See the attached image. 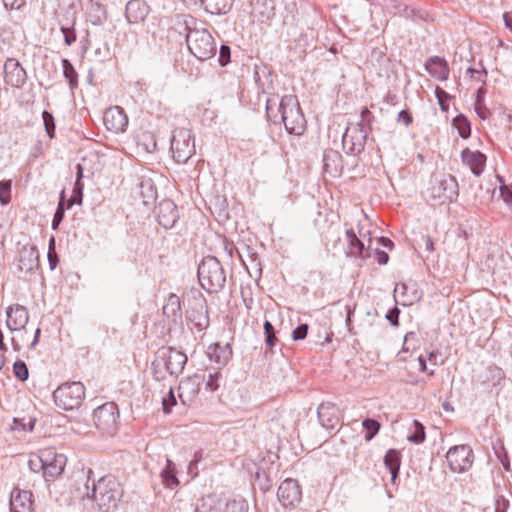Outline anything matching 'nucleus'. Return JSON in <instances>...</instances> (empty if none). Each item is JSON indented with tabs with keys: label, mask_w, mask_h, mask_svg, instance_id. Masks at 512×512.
<instances>
[{
	"label": "nucleus",
	"mask_w": 512,
	"mask_h": 512,
	"mask_svg": "<svg viewBox=\"0 0 512 512\" xmlns=\"http://www.w3.org/2000/svg\"><path fill=\"white\" fill-rule=\"evenodd\" d=\"M176 23L181 28L180 34H185L189 52L198 60L206 61L217 53V43L207 23L190 14L176 16Z\"/></svg>",
	"instance_id": "f257e3e1"
},
{
	"label": "nucleus",
	"mask_w": 512,
	"mask_h": 512,
	"mask_svg": "<svg viewBox=\"0 0 512 512\" xmlns=\"http://www.w3.org/2000/svg\"><path fill=\"white\" fill-rule=\"evenodd\" d=\"M122 496L120 483L114 476L101 477L93 484L91 499L102 512H114Z\"/></svg>",
	"instance_id": "f03ea898"
},
{
	"label": "nucleus",
	"mask_w": 512,
	"mask_h": 512,
	"mask_svg": "<svg viewBox=\"0 0 512 512\" xmlns=\"http://www.w3.org/2000/svg\"><path fill=\"white\" fill-rule=\"evenodd\" d=\"M201 287L208 293L221 291L226 283V272L220 261L214 256L202 259L197 270Z\"/></svg>",
	"instance_id": "7ed1b4c3"
},
{
	"label": "nucleus",
	"mask_w": 512,
	"mask_h": 512,
	"mask_svg": "<svg viewBox=\"0 0 512 512\" xmlns=\"http://www.w3.org/2000/svg\"><path fill=\"white\" fill-rule=\"evenodd\" d=\"M280 119L289 134L300 136L306 129V119L295 95H285L278 106Z\"/></svg>",
	"instance_id": "20e7f679"
},
{
	"label": "nucleus",
	"mask_w": 512,
	"mask_h": 512,
	"mask_svg": "<svg viewBox=\"0 0 512 512\" xmlns=\"http://www.w3.org/2000/svg\"><path fill=\"white\" fill-rule=\"evenodd\" d=\"M187 363V356L185 353L174 348H162L158 350L154 361L152 362V369L156 379H163L165 376L162 373L164 368L170 375L178 376L182 373L185 364Z\"/></svg>",
	"instance_id": "39448f33"
},
{
	"label": "nucleus",
	"mask_w": 512,
	"mask_h": 512,
	"mask_svg": "<svg viewBox=\"0 0 512 512\" xmlns=\"http://www.w3.org/2000/svg\"><path fill=\"white\" fill-rule=\"evenodd\" d=\"M186 319L193 327L202 332L209 327L210 319L208 315L207 301L199 291H192L187 300Z\"/></svg>",
	"instance_id": "423d86ee"
},
{
	"label": "nucleus",
	"mask_w": 512,
	"mask_h": 512,
	"mask_svg": "<svg viewBox=\"0 0 512 512\" xmlns=\"http://www.w3.org/2000/svg\"><path fill=\"white\" fill-rule=\"evenodd\" d=\"M55 404L63 410H74L81 406L85 398V387L81 382L61 384L54 392Z\"/></svg>",
	"instance_id": "0eeeda50"
},
{
	"label": "nucleus",
	"mask_w": 512,
	"mask_h": 512,
	"mask_svg": "<svg viewBox=\"0 0 512 512\" xmlns=\"http://www.w3.org/2000/svg\"><path fill=\"white\" fill-rule=\"evenodd\" d=\"M171 151L177 163L185 164L195 154V139L192 131L187 128H177L173 131Z\"/></svg>",
	"instance_id": "6e6552de"
},
{
	"label": "nucleus",
	"mask_w": 512,
	"mask_h": 512,
	"mask_svg": "<svg viewBox=\"0 0 512 512\" xmlns=\"http://www.w3.org/2000/svg\"><path fill=\"white\" fill-rule=\"evenodd\" d=\"M429 191L432 198L450 202L459 194L458 183L450 174L434 175L430 181Z\"/></svg>",
	"instance_id": "1a4fd4ad"
},
{
	"label": "nucleus",
	"mask_w": 512,
	"mask_h": 512,
	"mask_svg": "<svg viewBox=\"0 0 512 512\" xmlns=\"http://www.w3.org/2000/svg\"><path fill=\"white\" fill-rule=\"evenodd\" d=\"M367 140V129L364 124L357 123L346 129L342 137L343 149L347 154L358 155L365 147Z\"/></svg>",
	"instance_id": "9d476101"
},
{
	"label": "nucleus",
	"mask_w": 512,
	"mask_h": 512,
	"mask_svg": "<svg viewBox=\"0 0 512 512\" xmlns=\"http://www.w3.org/2000/svg\"><path fill=\"white\" fill-rule=\"evenodd\" d=\"M446 459L453 472L462 473L472 466L473 450L466 444L457 445L448 450Z\"/></svg>",
	"instance_id": "9b49d317"
},
{
	"label": "nucleus",
	"mask_w": 512,
	"mask_h": 512,
	"mask_svg": "<svg viewBox=\"0 0 512 512\" xmlns=\"http://www.w3.org/2000/svg\"><path fill=\"white\" fill-rule=\"evenodd\" d=\"M118 417V409L113 402L105 403L96 408L93 412V421L96 427L107 433L116 430Z\"/></svg>",
	"instance_id": "f8f14e48"
},
{
	"label": "nucleus",
	"mask_w": 512,
	"mask_h": 512,
	"mask_svg": "<svg viewBox=\"0 0 512 512\" xmlns=\"http://www.w3.org/2000/svg\"><path fill=\"white\" fill-rule=\"evenodd\" d=\"M40 268L39 252L35 245L25 244L18 252L17 270L26 275L34 274Z\"/></svg>",
	"instance_id": "ddd939ff"
},
{
	"label": "nucleus",
	"mask_w": 512,
	"mask_h": 512,
	"mask_svg": "<svg viewBox=\"0 0 512 512\" xmlns=\"http://www.w3.org/2000/svg\"><path fill=\"white\" fill-rule=\"evenodd\" d=\"M65 455L57 453L54 449L44 450V479L49 481L62 474L66 466Z\"/></svg>",
	"instance_id": "4468645a"
},
{
	"label": "nucleus",
	"mask_w": 512,
	"mask_h": 512,
	"mask_svg": "<svg viewBox=\"0 0 512 512\" xmlns=\"http://www.w3.org/2000/svg\"><path fill=\"white\" fill-rule=\"evenodd\" d=\"M277 496L284 507H292L300 502L302 491L296 480L288 478L280 484Z\"/></svg>",
	"instance_id": "2eb2a0df"
},
{
	"label": "nucleus",
	"mask_w": 512,
	"mask_h": 512,
	"mask_svg": "<svg viewBox=\"0 0 512 512\" xmlns=\"http://www.w3.org/2000/svg\"><path fill=\"white\" fill-rule=\"evenodd\" d=\"M27 80L25 69L18 60L8 58L4 63V81L13 88L22 87Z\"/></svg>",
	"instance_id": "dca6fc26"
},
{
	"label": "nucleus",
	"mask_w": 512,
	"mask_h": 512,
	"mask_svg": "<svg viewBox=\"0 0 512 512\" xmlns=\"http://www.w3.org/2000/svg\"><path fill=\"white\" fill-rule=\"evenodd\" d=\"M158 223L165 229H171L179 219L176 204L169 199L162 200L155 208Z\"/></svg>",
	"instance_id": "f3484780"
},
{
	"label": "nucleus",
	"mask_w": 512,
	"mask_h": 512,
	"mask_svg": "<svg viewBox=\"0 0 512 512\" xmlns=\"http://www.w3.org/2000/svg\"><path fill=\"white\" fill-rule=\"evenodd\" d=\"M103 122L107 130L114 133H120L126 130L128 117L121 107L114 106L105 111Z\"/></svg>",
	"instance_id": "a211bd4d"
},
{
	"label": "nucleus",
	"mask_w": 512,
	"mask_h": 512,
	"mask_svg": "<svg viewBox=\"0 0 512 512\" xmlns=\"http://www.w3.org/2000/svg\"><path fill=\"white\" fill-rule=\"evenodd\" d=\"M317 414L320 424L326 429H334L340 423V409L334 403L320 404Z\"/></svg>",
	"instance_id": "6ab92c4d"
},
{
	"label": "nucleus",
	"mask_w": 512,
	"mask_h": 512,
	"mask_svg": "<svg viewBox=\"0 0 512 512\" xmlns=\"http://www.w3.org/2000/svg\"><path fill=\"white\" fill-rule=\"evenodd\" d=\"M6 325L10 331H20L24 329L29 321V313L26 307L15 305L7 309Z\"/></svg>",
	"instance_id": "aec40b11"
},
{
	"label": "nucleus",
	"mask_w": 512,
	"mask_h": 512,
	"mask_svg": "<svg viewBox=\"0 0 512 512\" xmlns=\"http://www.w3.org/2000/svg\"><path fill=\"white\" fill-rule=\"evenodd\" d=\"M149 6L143 0H130L125 7V17L130 24L143 22L149 14Z\"/></svg>",
	"instance_id": "412c9836"
},
{
	"label": "nucleus",
	"mask_w": 512,
	"mask_h": 512,
	"mask_svg": "<svg viewBox=\"0 0 512 512\" xmlns=\"http://www.w3.org/2000/svg\"><path fill=\"white\" fill-rule=\"evenodd\" d=\"M31 498L30 491L14 489L10 497L11 512H32Z\"/></svg>",
	"instance_id": "4be33fe9"
},
{
	"label": "nucleus",
	"mask_w": 512,
	"mask_h": 512,
	"mask_svg": "<svg viewBox=\"0 0 512 512\" xmlns=\"http://www.w3.org/2000/svg\"><path fill=\"white\" fill-rule=\"evenodd\" d=\"M323 170L332 177H339L343 170L342 156L333 149H327L323 153Z\"/></svg>",
	"instance_id": "5701e85b"
},
{
	"label": "nucleus",
	"mask_w": 512,
	"mask_h": 512,
	"mask_svg": "<svg viewBox=\"0 0 512 512\" xmlns=\"http://www.w3.org/2000/svg\"><path fill=\"white\" fill-rule=\"evenodd\" d=\"M462 161L469 166L475 176H480L484 170L486 156L480 151H471L468 148L461 153Z\"/></svg>",
	"instance_id": "b1692460"
},
{
	"label": "nucleus",
	"mask_w": 512,
	"mask_h": 512,
	"mask_svg": "<svg viewBox=\"0 0 512 512\" xmlns=\"http://www.w3.org/2000/svg\"><path fill=\"white\" fill-rule=\"evenodd\" d=\"M207 356L209 360L217 366H225L232 356V350L229 344L220 345L213 343L207 348Z\"/></svg>",
	"instance_id": "393cba45"
},
{
	"label": "nucleus",
	"mask_w": 512,
	"mask_h": 512,
	"mask_svg": "<svg viewBox=\"0 0 512 512\" xmlns=\"http://www.w3.org/2000/svg\"><path fill=\"white\" fill-rule=\"evenodd\" d=\"M425 68L427 72L435 79L444 81L448 78L449 68L445 59L434 56L431 57L426 63Z\"/></svg>",
	"instance_id": "a878e982"
},
{
	"label": "nucleus",
	"mask_w": 512,
	"mask_h": 512,
	"mask_svg": "<svg viewBox=\"0 0 512 512\" xmlns=\"http://www.w3.org/2000/svg\"><path fill=\"white\" fill-rule=\"evenodd\" d=\"M346 239L348 242V254L355 257H369V247L366 249L364 243L356 236L353 229L346 231Z\"/></svg>",
	"instance_id": "bb28decb"
},
{
	"label": "nucleus",
	"mask_w": 512,
	"mask_h": 512,
	"mask_svg": "<svg viewBox=\"0 0 512 512\" xmlns=\"http://www.w3.org/2000/svg\"><path fill=\"white\" fill-rule=\"evenodd\" d=\"M384 465L391 474V482L394 484L399 476L401 466V454L396 449H389L384 456Z\"/></svg>",
	"instance_id": "cd10ccee"
},
{
	"label": "nucleus",
	"mask_w": 512,
	"mask_h": 512,
	"mask_svg": "<svg viewBox=\"0 0 512 512\" xmlns=\"http://www.w3.org/2000/svg\"><path fill=\"white\" fill-rule=\"evenodd\" d=\"M163 314L173 321L181 319V300L178 295L174 293L169 294L163 306Z\"/></svg>",
	"instance_id": "c85d7f7f"
},
{
	"label": "nucleus",
	"mask_w": 512,
	"mask_h": 512,
	"mask_svg": "<svg viewBox=\"0 0 512 512\" xmlns=\"http://www.w3.org/2000/svg\"><path fill=\"white\" fill-rule=\"evenodd\" d=\"M234 0H201L205 11L210 14L220 15L230 11Z\"/></svg>",
	"instance_id": "c756f323"
},
{
	"label": "nucleus",
	"mask_w": 512,
	"mask_h": 512,
	"mask_svg": "<svg viewBox=\"0 0 512 512\" xmlns=\"http://www.w3.org/2000/svg\"><path fill=\"white\" fill-rule=\"evenodd\" d=\"M161 478L164 485L170 489L179 485V480L176 476V466L169 458L166 459V465L161 471Z\"/></svg>",
	"instance_id": "7c9ffc66"
},
{
	"label": "nucleus",
	"mask_w": 512,
	"mask_h": 512,
	"mask_svg": "<svg viewBox=\"0 0 512 512\" xmlns=\"http://www.w3.org/2000/svg\"><path fill=\"white\" fill-rule=\"evenodd\" d=\"M87 19L93 25L103 24L107 20L106 8L101 5L100 2L91 3L87 13Z\"/></svg>",
	"instance_id": "2f4dec72"
},
{
	"label": "nucleus",
	"mask_w": 512,
	"mask_h": 512,
	"mask_svg": "<svg viewBox=\"0 0 512 512\" xmlns=\"http://www.w3.org/2000/svg\"><path fill=\"white\" fill-rule=\"evenodd\" d=\"M140 189L144 204L148 205L156 199L157 190L150 179L142 180Z\"/></svg>",
	"instance_id": "473e14b6"
},
{
	"label": "nucleus",
	"mask_w": 512,
	"mask_h": 512,
	"mask_svg": "<svg viewBox=\"0 0 512 512\" xmlns=\"http://www.w3.org/2000/svg\"><path fill=\"white\" fill-rule=\"evenodd\" d=\"M64 77L67 79L70 88L73 90L78 85V74L72 63L64 58L61 61Z\"/></svg>",
	"instance_id": "72a5a7b5"
},
{
	"label": "nucleus",
	"mask_w": 512,
	"mask_h": 512,
	"mask_svg": "<svg viewBox=\"0 0 512 512\" xmlns=\"http://www.w3.org/2000/svg\"><path fill=\"white\" fill-rule=\"evenodd\" d=\"M425 438L426 433L424 425L418 420H413V428L407 437L408 441L414 444H421L425 441Z\"/></svg>",
	"instance_id": "f704fd0d"
},
{
	"label": "nucleus",
	"mask_w": 512,
	"mask_h": 512,
	"mask_svg": "<svg viewBox=\"0 0 512 512\" xmlns=\"http://www.w3.org/2000/svg\"><path fill=\"white\" fill-rule=\"evenodd\" d=\"M453 125L458 130L460 137H462L463 139L470 137V122L463 114H460L453 119Z\"/></svg>",
	"instance_id": "c9c22d12"
},
{
	"label": "nucleus",
	"mask_w": 512,
	"mask_h": 512,
	"mask_svg": "<svg viewBox=\"0 0 512 512\" xmlns=\"http://www.w3.org/2000/svg\"><path fill=\"white\" fill-rule=\"evenodd\" d=\"M65 191L62 190L61 192V197H60V201L58 203V206H57V209L55 211V214H54V217H53V220H52V229L53 230H56L60 223L62 222L63 218H64V215H65V209L67 208V206H65V195H64Z\"/></svg>",
	"instance_id": "e433bc0d"
},
{
	"label": "nucleus",
	"mask_w": 512,
	"mask_h": 512,
	"mask_svg": "<svg viewBox=\"0 0 512 512\" xmlns=\"http://www.w3.org/2000/svg\"><path fill=\"white\" fill-rule=\"evenodd\" d=\"M362 425L366 430V435H365L366 441L372 440L380 429V423L377 420L371 419V418H366L363 421Z\"/></svg>",
	"instance_id": "4c0bfd02"
},
{
	"label": "nucleus",
	"mask_w": 512,
	"mask_h": 512,
	"mask_svg": "<svg viewBox=\"0 0 512 512\" xmlns=\"http://www.w3.org/2000/svg\"><path fill=\"white\" fill-rule=\"evenodd\" d=\"M11 190H12V181L11 180H1L0 181V204L1 205L5 206L10 203Z\"/></svg>",
	"instance_id": "58836bf2"
},
{
	"label": "nucleus",
	"mask_w": 512,
	"mask_h": 512,
	"mask_svg": "<svg viewBox=\"0 0 512 512\" xmlns=\"http://www.w3.org/2000/svg\"><path fill=\"white\" fill-rule=\"evenodd\" d=\"M35 425V419L29 417L26 422L24 418H14L13 425L11 426L12 430L15 431H32Z\"/></svg>",
	"instance_id": "ea45409f"
},
{
	"label": "nucleus",
	"mask_w": 512,
	"mask_h": 512,
	"mask_svg": "<svg viewBox=\"0 0 512 512\" xmlns=\"http://www.w3.org/2000/svg\"><path fill=\"white\" fill-rule=\"evenodd\" d=\"M28 466L32 472L38 473L42 471L44 477V450L39 455L32 456L28 461Z\"/></svg>",
	"instance_id": "a19ab883"
},
{
	"label": "nucleus",
	"mask_w": 512,
	"mask_h": 512,
	"mask_svg": "<svg viewBox=\"0 0 512 512\" xmlns=\"http://www.w3.org/2000/svg\"><path fill=\"white\" fill-rule=\"evenodd\" d=\"M13 373L15 377L24 382L29 377V371L26 363L22 360H17L13 365Z\"/></svg>",
	"instance_id": "79ce46f5"
},
{
	"label": "nucleus",
	"mask_w": 512,
	"mask_h": 512,
	"mask_svg": "<svg viewBox=\"0 0 512 512\" xmlns=\"http://www.w3.org/2000/svg\"><path fill=\"white\" fill-rule=\"evenodd\" d=\"M83 188L84 185L82 182H75L73 192L71 198L68 200L67 208H71L74 203L81 204L83 198Z\"/></svg>",
	"instance_id": "37998d69"
},
{
	"label": "nucleus",
	"mask_w": 512,
	"mask_h": 512,
	"mask_svg": "<svg viewBox=\"0 0 512 512\" xmlns=\"http://www.w3.org/2000/svg\"><path fill=\"white\" fill-rule=\"evenodd\" d=\"M264 331H265V343L272 350L274 347L277 337L275 336L274 326L270 321H265L264 323Z\"/></svg>",
	"instance_id": "c03bdc74"
},
{
	"label": "nucleus",
	"mask_w": 512,
	"mask_h": 512,
	"mask_svg": "<svg viewBox=\"0 0 512 512\" xmlns=\"http://www.w3.org/2000/svg\"><path fill=\"white\" fill-rule=\"evenodd\" d=\"M42 118L45 126V130L49 138H53L55 134V121L53 115L44 110L42 113Z\"/></svg>",
	"instance_id": "a18cd8bd"
},
{
	"label": "nucleus",
	"mask_w": 512,
	"mask_h": 512,
	"mask_svg": "<svg viewBox=\"0 0 512 512\" xmlns=\"http://www.w3.org/2000/svg\"><path fill=\"white\" fill-rule=\"evenodd\" d=\"M227 509L230 512H246L248 510V503L244 499H234L227 503Z\"/></svg>",
	"instance_id": "49530a36"
},
{
	"label": "nucleus",
	"mask_w": 512,
	"mask_h": 512,
	"mask_svg": "<svg viewBox=\"0 0 512 512\" xmlns=\"http://www.w3.org/2000/svg\"><path fill=\"white\" fill-rule=\"evenodd\" d=\"M435 96L438 100V104H439L441 110L448 111V109H449L448 100L450 99V95L443 89L437 87L435 90Z\"/></svg>",
	"instance_id": "de8ad7c7"
},
{
	"label": "nucleus",
	"mask_w": 512,
	"mask_h": 512,
	"mask_svg": "<svg viewBox=\"0 0 512 512\" xmlns=\"http://www.w3.org/2000/svg\"><path fill=\"white\" fill-rule=\"evenodd\" d=\"M48 262L51 270H54L59 262L58 256L55 252V238L51 237L49 241Z\"/></svg>",
	"instance_id": "09e8293b"
},
{
	"label": "nucleus",
	"mask_w": 512,
	"mask_h": 512,
	"mask_svg": "<svg viewBox=\"0 0 512 512\" xmlns=\"http://www.w3.org/2000/svg\"><path fill=\"white\" fill-rule=\"evenodd\" d=\"M231 49L228 45H221L219 49V64L224 67L230 62Z\"/></svg>",
	"instance_id": "8fccbe9b"
},
{
	"label": "nucleus",
	"mask_w": 512,
	"mask_h": 512,
	"mask_svg": "<svg viewBox=\"0 0 512 512\" xmlns=\"http://www.w3.org/2000/svg\"><path fill=\"white\" fill-rule=\"evenodd\" d=\"M467 74L475 81L482 82L483 84L486 82L487 71L484 68L480 71L469 67L467 69Z\"/></svg>",
	"instance_id": "3c124183"
},
{
	"label": "nucleus",
	"mask_w": 512,
	"mask_h": 512,
	"mask_svg": "<svg viewBox=\"0 0 512 512\" xmlns=\"http://www.w3.org/2000/svg\"><path fill=\"white\" fill-rule=\"evenodd\" d=\"M61 32L64 36V43L66 45L71 46L76 41V33L74 28L62 26Z\"/></svg>",
	"instance_id": "603ef678"
},
{
	"label": "nucleus",
	"mask_w": 512,
	"mask_h": 512,
	"mask_svg": "<svg viewBox=\"0 0 512 512\" xmlns=\"http://www.w3.org/2000/svg\"><path fill=\"white\" fill-rule=\"evenodd\" d=\"M308 329V324H300L292 331V339L295 341L305 339L308 333Z\"/></svg>",
	"instance_id": "864d4df0"
},
{
	"label": "nucleus",
	"mask_w": 512,
	"mask_h": 512,
	"mask_svg": "<svg viewBox=\"0 0 512 512\" xmlns=\"http://www.w3.org/2000/svg\"><path fill=\"white\" fill-rule=\"evenodd\" d=\"M162 404H163V410L165 413H169L171 408L174 405H176V398L174 396V392H173L172 388H170L167 396L163 398Z\"/></svg>",
	"instance_id": "5fc2aeb1"
},
{
	"label": "nucleus",
	"mask_w": 512,
	"mask_h": 512,
	"mask_svg": "<svg viewBox=\"0 0 512 512\" xmlns=\"http://www.w3.org/2000/svg\"><path fill=\"white\" fill-rule=\"evenodd\" d=\"M219 376H220L219 372L209 374L208 379L206 381V389L207 390L214 392L219 388V384H218Z\"/></svg>",
	"instance_id": "6e6d98bb"
},
{
	"label": "nucleus",
	"mask_w": 512,
	"mask_h": 512,
	"mask_svg": "<svg viewBox=\"0 0 512 512\" xmlns=\"http://www.w3.org/2000/svg\"><path fill=\"white\" fill-rule=\"evenodd\" d=\"M509 501L503 495H498L495 500V512H507Z\"/></svg>",
	"instance_id": "4d7b16f0"
},
{
	"label": "nucleus",
	"mask_w": 512,
	"mask_h": 512,
	"mask_svg": "<svg viewBox=\"0 0 512 512\" xmlns=\"http://www.w3.org/2000/svg\"><path fill=\"white\" fill-rule=\"evenodd\" d=\"M420 247H424V250L431 253L434 251V242L432 238L428 235H424L421 237L420 242L418 243Z\"/></svg>",
	"instance_id": "13d9d810"
},
{
	"label": "nucleus",
	"mask_w": 512,
	"mask_h": 512,
	"mask_svg": "<svg viewBox=\"0 0 512 512\" xmlns=\"http://www.w3.org/2000/svg\"><path fill=\"white\" fill-rule=\"evenodd\" d=\"M398 122H402L405 126H409L412 121V115L408 110H401L398 114Z\"/></svg>",
	"instance_id": "bf43d9fd"
},
{
	"label": "nucleus",
	"mask_w": 512,
	"mask_h": 512,
	"mask_svg": "<svg viewBox=\"0 0 512 512\" xmlns=\"http://www.w3.org/2000/svg\"><path fill=\"white\" fill-rule=\"evenodd\" d=\"M500 194H501V197H502L503 201L507 205H511L512 204V190L510 188H508L505 185H502L500 187Z\"/></svg>",
	"instance_id": "052dcab7"
},
{
	"label": "nucleus",
	"mask_w": 512,
	"mask_h": 512,
	"mask_svg": "<svg viewBox=\"0 0 512 512\" xmlns=\"http://www.w3.org/2000/svg\"><path fill=\"white\" fill-rule=\"evenodd\" d=\"M375 257H376L377 262L380 265H385L389 261L388 254L386 252L382 251V250H379V249H375Z\"/></svg>",
	"instance_id": "680f3d73"
},
{
	"label": "nucleus",
	"mask_w": 512,
	"mask_h": 512,
	"mask_svg": "<svg viewBox=\"0 0 512 512\" xmlns=\"http://www.w3.org/2000/svg\"><path fill=\"white\" fill-rule=\"evenodd\" d=\"M398 316H399V310H398V308L395 307L388 312V314L386 315V318L392 325L397 326L398 325Z\"/></svg>",
	"instance_id": "e2e57ef3"
},
{
	"label": "nucleus",
	"mask_w": 512,
	"mask_h": 512,
	"mask_svg": "<svg viewBox=\"0 0 512 512\" xmlns=\"http://www.w3.org/2000/svg\"><path fill=\"white\" fill-rule=\"evenodd\" d=\"M4 6L9 9H19L25 4V0H3Z\"/></svg>",
	"instance_id": "0e129e2a"
},
{
	"label": "nucleus",
	"mask_w": 512,
	"mask_h": 512,
	"mask_svg": "<svg viewBox=\"0 0 512 512\" xmlns=\"http://www.w3.org/2000/svg\"><path fill=\"white\" fill-rule=\"evenodd\" d=\"M418 362H419L421 372H427L429 376H434V374H435L434 370H428V368H427V365H426L427 360H426L425 356L420 355L418 357Z\"/></svg>",
	"instance_id": "69168bd1"
},
{
	"label": "nucleus",
	"mask_w": 512,
	"mask_h": 512,
	"mask_svg": "<svg viewBox=\"0 0 512 512\" xmlns=\"http://www.w3.org/2000/svg\"><path fill=\"white\" fill-rule=\"evenodd\" d=\"M475 111L479 115L480 118L486 119L488 116V109L485 107L484 103L475 104Z\"/></svg>",
	"instance_id": "338daca9"
},
{
	"label": "nucleus",
	"mask_w": 512,
	"mask_h": 512,
	"mask_svg": "<svg viewBox=\"0 0 512 512\" xmlns=\"http://www.w3.org/2000/svg\"><path fill=\"white\" fill-rule=\"evenodd\" d=\"M197 464L198 459H193L188 465V473L192 476V478L198 475Z\"/></svg>",
	"instance_id": "774afa93"
}]
</instances>
